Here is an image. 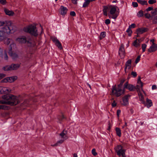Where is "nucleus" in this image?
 I'll list each match as a JSON object with an SVG mask.
<instances>
[{"label":"nucleus","instance_id":"nucleus-57","mask_svg":"<svg viewBox=\"0 0 157 157\" xmlns=\"http://www.w3.org/2000/svg\"><path fill=\"white\" fill-rule=\"evenodd\" d=\"M121 113V111L120 110H117V115L118 117H119V115Z\"/></svg>","mask_w":157,"mask_h":157},{"label":"nucleus","instance_id":"nucleus-17","mask_svg":"<svg viewBox=\"0 0 157 157\" xmlns=\"http://www.w3.org/2000/svg\"><path fill=\"white\" fill-rule=\"evenodd\" d=\"M148 31V29L147 28L144 27L139 28L136 29L137 34H141L147 32Z\"/></svg>","mask_w":157,"mask_h":157},{"label":"nucleus","instance_id":"nucleus-25","mask_svg":"<svg viewBox=\"0 0 157 157\" xmlns=\"http://www.w3.org/2000/svg\"><path fill=\"white\" fill-rule=\"evenodd\" d=\"M84 1L85 2H84L82 5V7L83 8L87 7L91 2L90 0H84Z\"/></svg>","mask_w":157,"mask_h":157},{"label":"nucleus","instance_id":"nucleus-41","mask_svg":"<svg viewBox=\"0 0 157 157\" xmlns=\"http://www.w3.org/2000/svg\"><path fill=\"white\" fill-rule=\"evenodd\" d=\"M156 1V0H149L148 2L149 4H152L154 3H155Z\"/></svg>","mask_w":157,"mask_h":157},{"label":"nucleus","instance_id":"nucleus-33","mask_svg":"<svg viewBox=\"0 0 157 157\" xmlns=\"http://www.w3.org/2000/svg\"><path fill=\"white\" fill-rule=\"evenodd\" d=\"M126 32L128 33V35L129 36H131L132 34V31L131 29L130 28V27H128V28Z\"/></svg>","mask_w":157,"mask_h":157},{"label":"nucleus","instance_id":"nucleus-23","mask_svg":"<svg viewBox=\"0 0 157 157\" xmlns=\"http://www.w3.org/2000/svg\"><path fill=\"white\" fill-rule=\"evenodd\" d=\"M138 95L139 96L140 101H141L142 103L145 104V101L144 99V97L143 95L140 93L138 94Z\"/></svg>","mask_w":157,"mask_h":157},{"label":"nucleus","instance_id":"nucleus-37","mask_svg":"<svg viewBox=\"0 0 157 157\" xmlns=\"http://www.w3.org/2000/svg\"><path fill=\"white\" fill-rule=\"evenodd\" d=\"M103 11H105L107 12L108 10H109V6H103Z\"/></svg>","mask_w":157,"mask_h":157},{"label":"nucleus","instance_id":"nucleus-64","mask_svg":"<svg viewBox=\"0 0 157 157\" xmlns=\"http://www.w3.org/2000/svg\"><path fill=\"white\" fill-rule=\"evenodd\" d=\"M87 85L89 86V87H90V88L91 89V87L90 85L89 84H88V83H87Z\"/></svg>","mask_w":157,"mask_h":157},{"label":"nucleus","instance_id":"nucleus-47","mask_svg":"<svg viewBox=\"0 0 157 157\" xmlns=\"http://www.w3.org/2000/svg\"><path fill=\"white\" fill-rule=\"evenodd\" d=\"M65 118L63 115H62L60 116H59L58 117V118L59 120L62 121Z\"/></svg>","mask_w":157,"mask_h":157},{"label":"nucleus","instance_id":"nucleus-36","mask_svg":"<svg viewBox=\"0 0 157 157\" xmlns=\"http://www.w3.org/2000/svg\"><path fill=\"white\" fill-rule=\"evenodd\" d=\"M147 47V45L145 44H142L141 47L142 49L143 52H144L145 51V49Z\"/></svg>","mask_w":157,"mask_h":157},{"label":"nucleus","instance_id":"nucleus-27","mask_svg":"<svg viewBox=\"0 0 157 157\" xmlns=\"http://www.w3.org/2000/svg\"><path fill=\"white\" fill-rule=\"evenodd\" d=\"M137 1L142 5H148L147 1L145 0H137Z\"/></svg>","mask_w":157,"mask_h":157},{"label":"nucleus","instance_id":"nucleus-6","mask_svg":"<svg viewBox=\"0 0 157 157\" xmlns=\"http://www.w3.org/2000/svg\"><path fill=\"white\" fill-rule=\"evenodd\" d=\"M114 149L118 155L122 156V157H126L125 154L126 150L123 148L121 145H120L114 147Z\"/></svg>","mask_w":157,"mask_h":157},{"label":"nucleus","instance_id":"nucleus-63","mask_svg":"<svg viewBox=\"0 0 157 157\" xmlns=\"http://www.w3.org/2000/svg\"><path fill=\"white\" fill-rule=\"evenodd\" d=\"M73 157H78L77 154L76 153H74L73 155Z\"/></svg>","mask_w":157,"mask_h":157},{"label":"nucleus","instance_id":"nucleus-31","mask_svg":"<svg viewBox=\"0 0 157 157\" xmlns=\"http://www.w3.org/2000/svg\"><path fill=\"white\" fill-rule=\"evenodd\" d=\"M64 141V140H60L59 141H58L55 144L52 145H51L52 146H57L59 145V144H62Z\"/></svg>","mask_w":157,"mask_h":157},{"label":"nucleus","instance_id":"nucleus-28","mask_svg":"<svg viewBox=\"0 0 157 157\" xmlns=\"http://www.w3.org/2000/svg\"><path fill=\"white\" fill-rule=\"evenodd\" d=\"M106 35V33L105 32H102L100 33L99 39L100 40H101L104 38Z\"/></svg>","mask_w":157,"mask_h":157},{"label":"nucleus","instance_id":"nucleus-32","mask_svg":"<svg viewBox=\"0 0 157 157\" xmlns=\"http://www.w3.org/2000/svg\"><path fill=\"white\" fill-rule=\"evenodd\" d=\"M8 22H9V21H0V27L4 26L5 24H8Z\"/></svg>","mask_w":157,"mask_h":157},{"label":"nucleus","instance_id":"nucleus-34","mask_svg":"<svg viewBox=\"0 0 157 157\" xmlns=\"http://www.w3.org/2000/svg\"><path fill=\"white\" fill-rule=\"evenodd\" d=\"M125 81V80L123 79H121L120 81V84L117 85L118 87H121L122 88V86Z\"/></svg>","mask_w":157,"mask_h":157},{"label":"nucleus","instance_id":"nucleus-24","mask_svg":"<svg viewBox=\"0 0 157 157\" xmlns=\"http://www.w3.org/2000/svg\"><path fill=\"white\" fill-rule=\"evenodd\" d=\"M67 131L64 130L59 135L62 138H65V139H67L68 137L66 136H65V137H64V136L67 134Z\"/></svg>","mask_w":157,"mask_h":157},{"label":"nucleus","instance_id":"nucleus-43","mask_svg":"<svg viewBox=\"0 0 157 157\" xmlns=\"http://www.w3.org/2000/svg\"><path fill=\"white\" fill-rule=\"evenodd\" d=\"M140 56H138L136 58L135 62L136 63H138V62L140 60Z\"/></svg>","mask_w":157,"mask_h":157},{"label":"nucleus","instance_id":"nucleus-3","mask_svg":"<svg viewBox=\"0 0 157 157\" xmlns=\"http://www.w3.org/2000/svg\"><path fill=\"white\" fill-rule=\"evenodd\" d=\"M23 30L25 32L29 33L32 35L36 37L38 35L37 30L36 26L33 25L24 27Z\"/></svg>","mask_w":157,"mask_h":157},{"label":"nucleus","instance_id":"nucleus-35","mask_svg":"<svg viewBox=\"0 0 157 157\" xmlns=\"http://www.w3.org/2000/svg\"><path fill=\"white\" fill-rule=\"evenodd\" d=\"M153 16H155L157 14V8L155 9L153 11L151 12Z\"/></svg>","mask_w":157,"mask_h":157},{"label":"nucleus","instance_id":"nucleus-7","mask_svg":"<svg viewBox=\"0 0 157 157\" xmlns=\"http://www.w3.org/2000/svg\"><path fill=\"white\" fill-rule=\"evenodd\" d=\"M36 97H35L33 98H30L29 100H25L22 104L20 105V109H21V106H29L30 105L34 104V102L37 101Z\"/></svg>","mask_w":157,"mask_h":157},{"label":"nucleus","instance_id":"nucleus-20","mask_svg":"<svg viewBox=\"0 0 157 157\" xmlns=\"http://www.w3.org/2000/svg\"><path fill=\"white\" fill-rule=\"evenodd\" d=\"M157 50V44H153L150 46L148 49V51L150 52H152L156 51Z\"/></svg>","mask_w":157,"mask_h":157},{"label":"nucleus","instance_id":"nucleus-26","mask_svg":"<svg viewBox=\"0 0 157 157\" xmlns=\"http://www.w3.org/2000/svg\"><path fill=\"white\" fill-rule=\"evenodd\" d=\"M115 130L116 132L117 135L119 137H120L121 136V131L120 129L118 127H116L115 128Z\"/></svg>","mask_w":157,"mask_h":157},{"label":"nucleus","instance_id":"nucleus-21","mask_svg":"<svg viewBox=\"0 0 157 157\" xmlns=\"http://www.w3.org/2000/svg\"><path fill=\"white\" fill-rule=\"evenodd\" d=\"M152 105V103L151 100L147 98L146 99V102L145 104L147 108H149Z\"/></svg>","mask_w":157,"mask_h":157},{"label":"nucleus","instance_id":"nucleus-18","mask_svg":"<svg viewBox=\"0 0 157 157\" xmlns=\"http://www.w3.org/2000/svg\"><path fill=\"white\" fill-rule=\"evenodd\" d=\"M132 63L131 59H129L125 63V67L124 69V71L125 73H126V69L128 68L129 69L131 68V64Z\"/></svg>","mask_w":157,"mask_h":157},{"label":"nucleus","instance_id":"nucleus-38","mask_svg":"<svg viewBox=\"0 0 157 157\" xmlns=\"http://www.w3.org/2000/svg\"><path fill=\"white\" fill-rule=\"evenodd\" d=\"M11 40L10 38H8L5 41V44L7 45H9L10 42Z\"/></svg>","mask_w":157,"mask_h":157},{"label":"nucleus","instance_id":"nucleus-8","mask_svg":"<svg viewBox=\"0 0 157 157\" xmlns=\"http://www.w3.org/2000/svg\"><path fill=\"white\" fill-rule=\"evenodd\" d=\"M20 67V64H12L10 65H7L3 67V70L5 71L16 70Z\"/></svg>","mask_w":157,"mask_h":157},{"label":"nucleus","instance_id":"nucleus-44","mask_svg":"<svg viewBox=\"0 0 157 157\" xmlns=\"http://www.w3.org/2000/svg\"><path fill=\"white\" fill-rule=\"evenodd\" d=\"M144 16L146 18L149 19L151 17V16L150 14L148 13H146L144 14Z\"/></svg>","mask_w":157,"mask_h":157},{"label":"nucleus","instance_id":"nucleus-39","mask_svg":"<svg viewBox=\"0 0 157 157\" xmlns=\"http://www.w3.org/2000/svg\"><path fill=\"white\" fill-rule=\"evenodd\" d=\"M4 59L6 60H8V56L6 52V51H4Z\"/></svg>","mask_w":157,"mask_h":157},{"label":"nucleus","instance_id":"nucleus-55","mask_svg":"<svg viewBox=\"0 0 157 157\" xmlns=\"http://www.w3.org/2000/svg\"><path fill=\"white\" fill-rule=\"evenodd\" d=\"M153 21L155 24L157 23V15L155 17Z\"/></svg>","mask_w":157,"mask_h":157},{"label":"nucleus","instance_id":"nucleus-42","mask_svg":"<svg viewBox=\"0 0 157 157\" xmlns=\"http://www.w3.org/2000/svg\"><path fill=\"white\" fill-rule=\"evenodd\" d=\"M133 45L136 47H137L139 46V44L137 43L136 40H135L133 42Z\"/></svg>","mask_w":157,"mask_h":157},{"label":"nucleus","instance_id":"nucleus-62","mask_svg":"<svg viewBox=\"0 0 157 157\" xmlns=\"http://www.w3.org/2000/svg\"><path fill=\"white\" fill-rule=\"evenodd\" d=\"M136 89H140V86L138 85H137L136 86Z\"/></svg>","mask_w":157,"mask_h":157},{"label":"nucleus","instance_id":"nucleus-45","mask_svg":"<svg viewBox=\"0 0 157 157\" xmlns=\"http://www.w3.org/2000/svg\"><path fill=\"white\" fill-rule=\"evenodd\" d=\"M132 5L134 7H136L138 6V4L137 2H132Z\"/></svg>","mask_w":157,"mask_h":157},{"label":"nucleus","instance_id":"nucleus-30","mask_svg":"<svg viewBox=\"0 0 157 157\" xmlns=\"http://www.w3.org/2000/svg\"><path fill=\"white\" fill-rule=\"evenodd\" d=\"M137 83L138 84H140V87L141 88L142 90V87L143 86V83L141 82V80L140 77V76L138 77L137 81Z\"/></svg>","mask_w":157,"mask_h":157},{"label":"nucleus","instance_id":"nucleus-48","mask_svg":"<svg viewBox=\"0 0 157 157\" xmlns=\"http://www.w3.org/2000/svg\"><path fill=\"white\" fill-rule=\"evenodd\" d=\"M105 23L106 25H109L110 23V21L109 19H106L105 21Z\"/></svg>","mask_w":157,"mask_h":157},{"label":"nucleus","instance_id":"nucleus-2","mask_svg":"<svg viewBox=\"0 0 157 157\" xmlns=\"http://www.w3.org/2000/svg\"><path fill=\"white\" fill-rule=\"evenodd\" d=\"M2 28L0 32L3 33V37L5 33L9 34L13 33L17 30L16 27L12 25L10 21H9L8 24H5Z\"/></svg>","mask_w":157,"mask_h":157},{"label":"nucleus","instance_id":"nucleus-13","mask_svg":"<svg viewBox=\"0 0 157 157\" xmlns=\"http://www.w3.org/2000/svg\"><path fill=\"white\" fill-rule=\"evenodd\" d=\"M11 91V90L8 88L2 86H0V94L8 93Z\"/></svg>","mask_w":157,"mask_h":157},{"label":"nucleus","instance_id":"nucleus-15","mask_svg":"<svg viewBox=\"0 0 157 157\" xmlns=\"http://www.w3.org/2000/svg\"><path fill=\"white\" fill-rule=\"evenodd\" d=\"M131 96L129 94H127L125 95L122 98L123 103L122 105L124 106H127L128 105L129 98Z\"/></svg>","mask_w":157,"mask_h":157},{"label":"nucleus","instance_id":"nucleus-60","mask_svg":"<svg viewBox=\"0 0 157 157\" xmlns=\"http://www.w3.org/2000/svg\"><path fill=\"white\" fill-rule=\"evenodd\" d=\"M103 14L104 15L107 16V12L103 11Z\"/></svg>","mask_w":157,"mask_h":157},{"label":"nucleus","instance_id":"nucleus-4","mask_svg":"<svg viewBox=\"0 0 157 157\" xmlns=\"http://www.w3.org/2000/svg\"><path fill=\"white\" fill-rule=\"evenodd\" d=\"M27 44L28 46L33 47L35 45L34 42L32 40L30 36H28L27 38L25 36H22L20 37V43Z\"/></svg>","mask_w":157,"mask_h":157},{"label":"nucleus","instance_id":"nucleus-51","mask_svg":"<svg viewBox=\"0 0 157 157\" xmlns=\"http://www.w3.org/2000/svg\"><path fill=\"white\" fill-rule=\"evenodd\" d=\"M112 107H114L116 106L117 105V103L115 101H114L112 103Z\"/></svg>","mask_w":157,"mask_h":157},{"label":"nucleus","instance_id":"nucleus-22","mask_svg":"<svg viewBox=\"0 0 157 157\" xmlns=\"http://www.w3.org/2000/svg\"><path fill=\"white\" fill-rule=\"evenodd\" d=\"M4 11L6 14L9 16H13L14 14V12L12 11L9 10L8 9L5 8Z\"/></svg>","mask_w":157,"mask_h":157},{"label":"nucleus","instance_id":"nucleus-50","mask_svg":"<svg viewBox=\"0 0 157 157\" xmlns=\"http://www.w3.org/2000/svg\"><path fill=\"white\" fill-rule=\"evenodd\" d=\"M131 75H132L134 77H135L137 76V73L136 72L132 71L131 72Z\"/></svg>","mask_w":157,"mask_h":157},{"label":"nucleus","instance_id":"nucleus-29","mask_svg":"<svg viewBox=\"0 0 157 157\" xmlns=\"http://www.w3.org/2000/svg\"><path fill=\"white\" fill-rule=\"evenodd\" d=\"M144 15L143 12L142 10H140L137 14V16L138 17H142Z\"/></svg>","mask_w":157,"mask_h":157},{"label":"nucleus","instance_id":"nucleus-12","mask_svg":"<svg viewBox=\"0 0 157 157\" xmlns=\"http://www.w3.org/2000/svg\"><path fill=\"white\" fill-rule=\"evenodd\" d=\"M17 79L16 76H12L6 78L1 81V82H12Z\"/></svg>","mask_w":157,"mask_h":157},{"label":"nucleus","instance_id":"nucleus-16","mask_svg":"<svg viewBox=\"0 0 157 157\" xmlns=\"http://www.w3.org/2000/svg\"><path fill=\"white\" fill-rule=\"evenodd\" d=\"M52 40L54 42L58 48L60 49L62 48V46L61 43L59 40L56 37H54L52 39Z\"/></svg>","mask_w":157,"mask_h":157},{"label":"nucleus","instance_id":"nucleus-52","mask_svg":"<svg viewBox=\"0 0 157 157\" xmlns=\"http://www.w3.org/2000/svg\"><path fill=\"white\" fill-rule=\"evenodd\" d=\"M153 7H149L148 8L146 9V11L147 12L152 10Z\"/></svg>","mask_w":157,"mask_h":157},{"label":"nucleus","instance_id":"nucleus-59","mask_svg":"<svg viewBox=\"0 0 157 157\" xmlns=\"http://www.w3.org/2000/svg\"><path fill=\"white\" fill-rule=\"evenodd\" d=\"M151 88L152 90H155L157 88L156 86L155 85H153V86H152Z\"/></svg>","mask_w":157,"mask_h":157},{"label":"nucleus","instance_id":"nucleus-5","mask_svg":"<svg viewBox=\"0 0 157 157\" xmlns=\"http://www.w3.org/2000/svg\"><path fill=\"white\" fill-rule=\"evenodd\" d=\"M124 93L125 90L124 89V88L122 89V88L121 87H117V88L116 85L112 86V93L116 97H119L122 94H124Z\"/></svg>","mask_w":157,"mask_h":157},{"label":"nucleus","instance_id":"nucleus-58","mask_svg":"<svg viewBox=\"0 0 157 157\" xmlns=\"http://www.w3.org/2000/svg\"><path fill=\"white\" fill-rule=\"evenodd\" d=\"M72 3L74 4H77V1L78 0H71Z\"/></svg>","mask_w":157,"mask_h":157},{"label":"nucleus","instance_id":"nucleus-56","mask_svg":"<svg viewBox=\"0 0 157 157\" xmlns=\"http://www.w3.org/2000/svg\"><path fill=\"white\" fill-rule=\"evenodd\" d=\"M5 75L4 74H0V79L5 77Z\"/></svg>","mask_w":157,"mask_h":157},{"label":"nucleus","instance_id":"nucleus-14","mask_svg":"<svg viewBox=\"0 0 157 157\" xmlns=\"http://www.w3.org/2000/svg\"><path fill=\"white\" fill-rule=\"evenodd\" d=\"M119 54L121 58H123L125 56V51L124 46L123 44H121L119 48Z\"/></svg>","mask_w":157,"mask_h":157},{"label":"nucleus","instance_id":"nucleus-19","mask_svg":"<svg viewBox=\"0 0 157 157\" xmlns=\"http://www.w3.org/2000/svg\"><path fill=\"white\" fill-rule=\"evenodd\" d=\"M60 9V13L62 15L64 16L67 14L68 10L67 7H65L63 6H61Z\"/></svg>","mask_w":157,"mask_h":157},{"label":"nucleus","instance_id":"nucleus-9","mask_svg":"<svg viewBox=\"0 0 157 157\" xmlns=\"http://www.w3.org/2000/svg\"><path fill=\"white\" fill-rule=\"evenodd\" d=\"M15 45L14 44H11L10 45V49L8 52L9 55L12 57L14 60H16L18 58V56L16 53L13 52H12V47L15 46Z\"/></svg>","mask_w":157,"mask_h":157},{"label":"nucleus","instance_id":"nucleus-61","mask_svg":"<svg viewBox=\"0 0 157 157\" xmlns=\"http://www.w3.org/2000/svg\"><path fill=\"white\" fill-rule=\"evenodd\" d=\"M150 42H151L152 43V44H155L154 43L155 40L154 39H151L150 40Z\"/></svg>","mask_w":157,"mask_h":157},{"label":"nucleus","instance_id":"nucleus-10","mask_svg":"<svg viewBox=\"0 0 157 157\" xmlns=\"http://www.w3.org/2000/svg\"><path fill=\"white\" fill-rule=\"evenodd\" d=\"M127 89L130 91H133L136 89V87L134 85L128 84V82H126L124 85V89Z\"/></svg>","mask_w":157,"mask_h":157},{"label":"nucleus","instance_id":"nucleus-54","mask_svg":"<svg viewBox=\"0 0 157 157\" xmlns=\"http://www.w3.org/2000/svg\"><path fill=\"white\" fill-rule=\"evenodd\" d=\"M136 25L135 24L133 23L131 25H129V27H130V28L131 29V28H134L135 27Z\"/></svg>","mask_w":157,"mask_h":157},{"label":"nucleus","instance_id":"nucleus-40","mask_svg":"<svg viewBox=\"0 0 157 157\" xmlns=\"http://www.w3.org/2000/svg\"><path fill=\"white\" fill-rule=\"evenodd\" d=\"M92 153L94 156H96L97 155L95 149L94 148L92 150Z\"/></svg>","mask_w":157,"mask_h":157},{"label":"nucleus","instance_id":"nucleus-1","mask_svg":"<svg viewBox=\"0 0 157 157\" xmlns=\"http://www.w3.org/2000/svg\"><path fill=\"white\" fill-rule=\"evenodd\" d=\"M2 99L0 100V104L13 106L18 103L19 101L17 97L11 94H6L2 95Z\"/></svg>","mask_w":157,"mask_h":157},{"label":"nucleus","instance_id":"nucleus-49","mask_svg":"<svg viewBox=\"0 0 157 157\" xmlns=\"http://www.w3.org/2000/svg\"><path fill=\"white\" fill-rule=\"evenodd\" d=\"M0 3L2 5H5L6 3V0H0Z\"/></svg>","mask_w":157,"mask_h":157},{"label":"nucleus","instance_id":"nucleus-11","mask_svg":"<svg viewBox=\"0 0 157 157\" xmlns=\"http://www.w3.org/2000/svg\"><path fill=\"white\" fill-rule=\"evenodd\" d=\"M117 8H118L117 6H113L111 8L110 10V13L112 15V18L113 19H116L118 15V13H115L117 11Z\"/></svg>","mask_w":157,"mask_h":157},{"label":"nucleus","instance_id":"nucleus-53","mask_svg":"<svg viewBox=\"0 0 157 157\" xmlns=\"http://www.w3.org/2000/svg\"><path fill=\"white\" fill-rule=\"evenodd\" d=\"M70 14L71 16H76L75 13L74 11H71L70 13Z\"/></svg>","mask_w":157,"mask_h":157},{"label":"nucleus","instance_id":"nucleus-46","mask_svg":"<svg viewBox=\"0 0 157 157\" xmlns=\"http://www.w3.org/2000/svg\"><path fill=\"white\" fill-rule=\"evenodd\" d=\"M7 106L6 105H0V109H6Z\"/></svg>","mask_w":157,"mask_h":157}]
</instances>
